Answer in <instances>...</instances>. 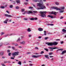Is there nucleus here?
<instances>
[{
	"instance_id": "1",
	"label": "nucleus",
	"mask_w": 66,
	"mask_h": 66,
	"mask_svg": "<svg viewBox=\"0 0 66 66\" xmlns=\"http://www.w3.org/2000/svg\"><path fill=\"white\" fill-rule=\"evenodd\" d=\"M37 6H39L40 7L37 8V10H44V9H46V7L44 5L42 1L40 3H37Z\"/></svg>"
},
{
	"instance_id": "2",
	"label": "nucleus",
	"mask_w": 66,
	"mask_h": 66,
	"mask_svg": "<svg viewBox=\"0 0 66 66\" xmlns=\"http://www.w3.org/2000/svg\"><path fill=\"white\" fill-rule=\"evenodd\" d=\"M53 9H55L57 11L59 10L60 11H59V13H63L64 12V10H64V9H65V7H60V9H59L57 7H53Z\"/></svg>"
},
{
	"instance_id": "3",
	"label": "nucleus",
	"mask_w": 66,
	"mask_h": 66,
	"mask_svg": "<svg viewBox=\"0 0 66 66\" xmlns=\"http://www.w3.org/2000/svg\"><path fill=\"white\" fill-rule=\"evenodd\" d=\"M58 44V43L54 42H47L46 43V44H47L48 46H55L57 45Z\"/></svg>"
},
{
	"instance_id": "4",
	"label": "nucleus",
	"mask_w": 66,
	"mask_h": 66,
	"mask_svg": "<svg viewBox=\"0 0 66 66\" xmlns=\"http://www.w3.org/2000/svg\"><path fill=\"white\" fill-rule=\"evenodd\" d=\"M47 13V12L46 11H40V14L41 15V16L42 17L44 18L46 17V14H46V13Z\"/></svg>"
},
{
	"instance_id": "5",
	"label": "nucleus",
	"mask_w": 66,
	"mask_h": 66,
	"mask_svg": "<svg viewBox=\"0 0 66 66\" xmlns=\"http://www.w3.org/2000/svg\"><path fill=\"white\" fill-rule=\"evenodd\" d=\"M19 52H14L12 54V55L14 57H15V56L19 55Z\"/></svg>"
},
{
	"instance_id": "6",
	"label": "nucleus",
	"mask_w": 66,
	"mask_h": 66,
	"mask_svg": "<svg viewBox=\"0 0 66 66\" xmlns=\"http://www.w3.org/2000/svg\"><path fill=\"white\" fill-rule=\"evenodd\" d=\"M42 55H38L37 56H35V55H33L32 57H34L35 58H37V57H40V56H41Z\"/></svg>"
},
{
	"instance_id": "7",
	"label": "nucleus",
	"mask_w": 66,
	"mask_h": 66,
	"mask_svg": "<svg viewBox=\"0 0 66 66\" xmlns=\"http://www.w3.org/2000/svg\"><path fill=\"white\" fill-rule=\"evenodd\" d=\"M4 16L6 17H12V16L11 15H9L6 14H5L4 15Z\"/></svg>"
},
{
	"instance_id": "8",
	"label": "nucleus",
	"mask_w": 66,
	"mask_h": 66,
	"mask_svg": "<svg viewBox=\"0 0 66 66\" xmlns=\"http://www.w3.org/2000/svg\"><path fill=\"white\" fill-rule=\"evenodd\" d=\"M8 21L9 19H7L5 20V21H4V23H7V21Z\"/></svg>"
},
{
	"instance_id": "9",
	"label": "nucleus",
	"mask_w": 66,
	"mask_h": 66,
	"mask_svg": "<svg viewBox=\"0 0 66 66\" xmlns=\"http://www.w3.org/2000/svg\"><path fill=\"white\" fill-rule=\"evenodd\" d=\"M4 51H2L0 52V54L1 55H3V54H4Z\"/></svg>"
},
{
	"instance_id": "10",
	"label": "nucleus",
	"mask_w": 66,
	"mask_h": 66,
	"mask_svg": "<svg viewBox=\"0 0 66 66\" xmlns=\"http://www.w3.org/2000/svg\"><path fill=\"white\" fill-rule=\"evenodd\" d=\"M51 14H54L55 15H56V12H55L52 11L51 13Z\"/></svg>"
},
{
	"instance_id": "11",
	"label": "nucleus",
	"mask_w": 66,
	"mask_h": 66,
	"mask_svg": "<svg viewBox=\"0 0 66 66\" xmlns=\"http://www.w3.org/2000/svg\"><path fill=\"white\" fill-rule=\"evenodd\" d=\"M20 43L21 44H23V45H24L26 43V42L24 41H23L22 42H20Z\"/></svg>"
},
{
	"instance_id": "12",
	"label": "nucleus",
	"mask_w": 66,
	"mask_h": 66,
	"mask_svg": "<svg viewBox=\"0 0 66 66\" xmlns=\"http://www.w3.org/2000/svg\"><path fill=\"white\" fill-rule=\"evenodd\" d=\"M42 0H35L34 1L35 2H42Z\"/></svg>"
},
{
	"instance_id": "13",
	"label": "nucleus",
	"mask_w": 66,
	"mask_h": 66,
	"mask_svg": "<svg viewBox=\"0 0 66 66\" xmlns=\"http://www.w3.org/2000/svg\"><path fill=\"white\" fill-rule=\"evenodd\" d=\"M38 30L39 31H43V29L41 28H38Z\"/></svg>"
},
{
	"instance_id": "14",
	"label": "nucleus",
	"mask_w": 66,
	"mask_h": 66,
	"mask_svg": "<svg viewBox=\"0 0 66 66\" xmlns=\"http://www.w3.org/2000/svg\"><path fill=\"white\" fill-rule=\"evenodd\" d=\"M48 48L49 49H58L59 48L57 47H49Z\"/></svg>"
},
{
	"instance_id": "15",
	"label": "nucleus",
	"mask_w": 66,
	"mask_h": 66,
	"mask_svg": "<svg viewBox=\"0 0 66 66\" xmlns=\"http://www.w3.org/2000/svg\"><path fill=\"white\" fill-rule=\"evenodd\" d=\"M66 53V50L62 52L61 54L63 55L64 54V53Z\"/></svg>"
},
{
	"instance_id": "16",
	"label": "nucleus",
	"mask_w": 66,
	"mask_h": 66,
	"mask_svg": "<svg viewBox=\"0 0 66 66\" xmlns=\"http://www.w3.org/2000/svg\"><path fill=\"white\" fill-rule=\"evenodd\" d=\"M16 2L17 4H18V3H19L20 2V0H16Z\"/></svg>"
},
{
	"instance_id": "17",
	"label": "nucleus",
	"mask_w": 66,
	"mask_h": 66,
	"mask_svg": "<svg viewBox=\"0 0 66 66\" xmlns=\"http://www.w3.org/2000/svg\"><path fill=\"white\" fill-rule=\"evenodd\" d=\"M27 31L28 32H30L31 31V30L30 28H29L27 29Z\"/></svg>"
},
{
	"instance_id": "18",
	"label": "nucleus",
	"mask_w": 66,
	"mask_h": 66,
	"mask_svg": "<svg viewBox=\"0 0 66 66\" xmlns=\"http://www.w3.org/2000/svg\"><path fill=\"white\" fill-rule=\"evenodd\" d=\"M45 57H46V58L47 59H50V58H49V57H48V55H45Z\"/></svg>"
},
{
	"instance_id": "19",
	"label": "nucleus",
	"mask_w": 66,
	"mask_h": 66,
	"mask_svg": "<svg viewBox=\"0 0 66 66\" xmlns=\"http://www.w3.org/2000/svg\"><path fill=\"white\" fill-rule=\"evenodd\" d=\"M63 49H59L58 50H57L56 51V52L57 53H58V51H60V50H61V51H62Z\"/></svg>"
},
{
	"instance_id": "20",
	"label": "nucleus",
	"mask_w": 66,
	"mask_h": 66,
	"mask_svg": "<svg viewBox=\"0 0 66 66\" xmlns=\"http://www.w3.org/2000/svg\"><path fill=\"white\" fill-rule=\"evenodd\" d=\"M48 17H50L51 18H53V16L51 15H48Z\"/></svg>"
},
{
	"instance_id": "21",
	"label": "nucleus",
	"mask_w": 66,
	"mask_h": 66,
	"mask_svg": "<svg viewBox=\"0 0 66 66\" xmlns=\"http://www.w3.org/2000/svg\"><path fill=\"white\" fill-rule=\"evenodd\" d=\"M16 35V34L15 33L11 34H10L9 36H12V35Z\"/></svg>"
},
{
	"instance_id": "22",
	"label": "nucleus",
	"mask_w": 66,
	"mask_h": 66,
	"mask_svg": "<svg viewBox=\"0 0 66 66\" xmlns=\"http://www.w3.org/2000/svg\"><path fill=\"white\" fill-rule=\"evenodd\" d=\"M28 14H29L30 13H32V12L31 11H28Z\"/></svg>"
},
{
	"instance_id": "23",
	"label": "nucleus",
	"mask_w": 66,
	"mask_h": 66,
	"mask_svg": "<svg viewBox=\"0 0 66 66\" xmlns=\"http://www.w3.org/2000/svg\"><path fill=\"white\" fill-rule=\"evenodd\" d=\"M13 6L12 5H11L9 6L10 8H11V9L13 8Z\"/></svg>"
},
{
	"instance_id": "24",
	"label": "nucleus",
	"mask_w": 66,
	"mask_h": 66,
	"mask_svg": "<svg viewBox=\"0 0 66 66\" xmlns=\"http://www.w3.org/2000/svg\"><path fill=\"white\" fill-rule=\"evenodd\" d=\"M44 35H47V34H46V33H47V32L46 31H44Z\"/></svg>"
},
{
	"instance_id": "25",
	"label": "nucleus",
	"mask_w": 66,
	"mask_h": 66,
	"mask_svg": "<svg viewBox=\"0 0 66 66\" xmlns=\"http://www.w3.org/2000/svg\"><path fill=\"white\" fill-rule=\"evenodd\" d=\"M5 34V32H2L1 33V35H3V34Z\"/></svg>"
},
{
	"instance_id": "26",
	"label": "nucleus",
	"mask_w": 66,
	"mask_h": 66,
	"mask_svg": "<svg viewBox=\"0 0 66 66\" xmlns=\"http://www.w3.org/2000/svg\"><path fill=\"white\" fill-rule=\"evenodd\" d=\"M55 3L56 5H59V3L58 2H55Z\"/></svg>"
},
{
	"instance_id": "27",
	"label": "nucleus",
	"mask_w": 66,
	"mask_h": 66,
	"mask_svg": "<svg viewBox=\"0 0 66 66\" xmlns=\"http://www.w3.org/2000/svg\"><path fill=\"white\" fill-rule=\"evenodd\" d=\"M18 64H19L20 65L21 64V62L20 61H19V62L18 63Z\"/></svg>"
},
{
	"instance_id": "28",
	"label": "nucleus",
	"mask_w": 66,
	"mask_h": 66,
	"mask_svg": "<svg viewBox=\"0 0 66 66\" xmlns=\"http://www.w3.org/2000/svg\"><path fill=\"white\" fill-rule=\"evenodd\" d=\"M30 20H34V18H31L30 19Z\"/></svg>"
},
{
	"instance_id": "29",
	"label": "nucleus",
	"mask_w": 66,
	"mask_h": 66,
	"mask_svg": "<svg viewBox=\"0 0 66 66\" xmlns=\"http://www.w3.org/2000/svg\"><path fill=\"white\" fill-rule=\"evenodd\" d=\"M0 8H1V9H4V8H5V7L2 6L0 7Z\"/></svg>"
},
{
	"instance_id": "30",
	"label": "nucleus",
	"mask_w": 66,
	"mask_h": 66,
	"mask_svg": "<svg viewBox=\"0 0 66 66\" xmlns=\"http://www.w3.org/2000/svg\"><path fill=\"white\" fill-rule=\"evenodd\" d=\"M5 44L6 45H9V43L8 42H6L5 43Z\"/></svg>"
},
{
	"instance_id": "31",
	"label": "nucleus",
	"mask_w": 66,
	"mask_h": 66,
	"mask_svg": "<svg viewBox=\"0 0 66 66\" xmlns=\"http://www.w3.org/2000/svg\"><path fill=\"white\" fill-rule=\"evenodd\" d=\"M16 9H19V7L18 6H17L15 7Z\"/></svg>"
},
{
	"instance_id": "32",
	"label": "nucleus",
	"mask_w": 66,
	"mask_h": 66,
	"mask_svg": "<svg viewBox=\"0 0 66 66\" xmlns=\"http://www.w3.org/2000/svg\"><path fill=\"white\" fill-rule=\"evenodd\" d=\"M12 48L13 50H15V47H12Z\"/></svg>"
},
{
	"instance_id": "33",
	"label": "nucleus",
	"mask_w": 66,
	"mask_h": 66,
	"mask_svg": "<svg viewBox=\"0 0 66 66\" xmlns=\"http://www.w3.org/2000/svg\"><path fill=\"white\" fill-rule=\"evenodd\" d=\"M24 9H21L22 12H24Z\"/></svg>"
},
{
	"instance_id": "34",
	"label": "nucleus",
	"mask_w": 66,
	"mask_h": 66,
	"mask_svg": "<svg viewBox=\"0 0 66 66\" xmlns=\"http://www.w3.org/2000/svg\"><path fill=\"white\" fill-rule=\"evenodd\" d=\"M48 38H49V37H46L44 39H45V40H47V39Z\"/></svg>"
},
{
	"instance_id": "35",
	"label": "nucleus",
	"mask_w": 66,
	"mask_h": 66,
	"mask_svg": "<svg viewBox=\"0 0 66 66\" xmlns=\"http://www.w3.org/2000/svg\"><path fill=\"white\" fill-rule=\"evenodd\" d=\"M44 50H45L46 51L48 52V51H49V50H48L47 48H45Z\"/></svg>"
},
{
	"instance_id": "36",
	"label": "nucleus",
	"mask_w": 66,
	"mask_h": 66,
	"mask_svg": "<svg viewBox=\"0 0 66 66\" xmlns=\"http://www.w3.org/2000/svg\"><path fill=\"white\" fill-rule=\"evenodd\" d=\"M44 53V52L43 51H42L41 52V53H40V54H43V53Z\"/></svg>"
},
{
	"instance_id": "37",
	"label": "nucleus",
	"mask_w": 66,
	"mask_h": 66,
	"mask_svg": "<svg viewBox=\"0 0 66 66\" xmlns=\"http://www.w3.org/2000/svg\"><path fill=\"white\" fill-rule=\"evenodd\" d=\"M26 13H27V11H25L24 12H23L22 13V14H26Z\"/></svg>"
},
{
	"instance_id": "38",
	"label": "nucleus",
	"mask_w": 66,
	"mask_h": 66,
	"mask_svg": "<svg viewBox=\"0 0 66 66\" xmlns=\"http://www.w3.org/2000/svg\"><path fill=\"white\" fill-rule=\"evenodd\" d=\"M20 38H19L18 39V40L16 41V42H19L20 41Z\"/></svg>"
},
{
	"instance_id": "39",
	"label": "nucleus",
	"mask_w": 66,
	"mask_h": 66,
	"mask_svg": "<svg viewBox=\"0 0 66 66\" xmlns=\"http://www.w3.org/2000/svg\"><path fill=\"white\" fill-rule=\"evenodd\" d=\"M53 54V53H50L49 54V55H52Z\"/></svg>"
},
{
	"instance_id": "40",
	"label": "nucleus",
	"mask_w": 66,
	"mask_h": 66,
	"mask_svg": "<svg viewBox=\"0 0 66 66\" xmlns=\"http://www.w3.org/2000/svg\"><path fill=\"white\" fill-rule=\"evenodd\" d=\"M33 7H29V9H33Z\"/></svg>"
},
{
	"instance_id": "41",
	"label": "nucleus",
	"mask_w": 66,
	"mask_h": 66,
	"mask_svg": "<svg viewBox=\"0 0 66 66\" xmlns=\"http://www.w3.org/2000/svg\"><path fill=\"white\" fill-rule=\"evenodd\" d=\"M28 36L29 37H31L32 36V35H29Z\"/></svg>"
},
{
	"instance_id": "42",
	"label": "nucleus",
	"mask_w": 66,
	"mask_h": 66,
	"mask_svg": "<svg viewBox=\"0 0 66 66\" xmlns=\"http://www.w3.org/2000/svg\"><path fill=\"white\" fill-rule=\"evenodd\" d=\"M54 25L53 24H50V26H53Z\"/></svg>"
},
{
	"instance_id": "43",
	"label": "nucleus",
	"mask_w": 66,
	"mask_h": 66,
	"mask_svg": "<svg viewBox=\"0 0 66 66\" xmlns=\"http://www.w3.org/2000/svg\"><path fill=\"white\" fill-rule=\"evenodd\" d=\"M11 53H9L8 54V55L9 56H11Z\"/></svg>"
},
{
	"instance_id": "44",
	"label": "nucleus",
	"mask_w": 66,
	"mask_h": 66,
	"mask_svg": "<svg viewBox=\"0 0 66 66\" xmlns=\"http://www.w3.org/2000/svg\"><path fill=\"white\" fill-rule=\"evenodd\" d=\"M63 41H61L60 42V43L61 44H63Z\"/></svg>"
},
{
	"instance_id": "45",
	"label": "nucleus",
	"mask_w": 66,
	"mask_h": 66,
	"mask_svg": "<svg viewBox=\"0 0 66 66\" xmlns=\"http://www.w3.org/2000/svg\"><path fill=\"white\" fill-rule=\"evenodd\" d=\"M35 48V49H38V48L37 47H36Z\"/></svg>"
},
{
	"instance_id": "46",
	"label": "nucleus",
	"mask_w": 66,
	"mask_h": 66,
	"mask_svg": "<svg viewBox=\"0 0 66 66\" xmlns=\"http://www.w3.org/2000/svg\"><path fill=\"white\" fill-rule=\"evenodd\" d=\"M0 45H1V46H2V45H3V43H1L0 44Z\"/></svg>"
},
{
	"instance_id": "47",
	"label": "nucleus",
	"mask_w": 66,
	"mask_h": 66,
	"mask_svg": "<svg viewBox=\"0 0 66 66\" xmlns=\"http://www.w3.org/2000/svg\"><path fill=\"white\" fill-rule=\"evenodd\" d=\"M11 59H12V60H14V58L11 57Z\"/></svg>"
},
{
	"instance_id": "48",
	"label": "nucleus",
	"mask_w": 66,
	"mask_h": 66,
	"mask_svg": "<svg viewBox=\"0 0 66 66\" xmlns=\"http://www.w3.org/2000/svg\"><path fill=\"white\" fill-rule=\"evenodd\" d=\"M63 16H61L60 18V19H63Z\"/></svg>"
},
{
	"instance_id": "49",
	"label": "nucleus",
	"mask_w": 66,
	"mask_h": 66,
	"mask_svg": "<svg viewBox=\"0 0 66 66\" xmlns=\"http://www.w3.org/2000/svg\"><path fill=\"white\" fill-rule=\"evenodd\" d=\"M34 20H37V18H34Z\"/></svg>"
},
{
	"instance_id": "50",
	"label": "nucleus",
	"mask_w": 66,
	"mask_h": 66,
	"mask_svg": "<svg viewBox=\"0 0 66 66\" xmlns=\"http://www.w3.org/2000/svg\"><path fill=\"white\" fill-rule=\"evenodd\" d=\"M33 12L34 13H37V11H33Z\"/></svg>"
},
{
	"instance_id": "51",
	"label": "nucleus",
	"mask_w": 66,
	"mask_h": 66,
	"mask_svg": "<svg viewBox=\"0 0 66 66\" xmlns=\"http://www.w3.org/2000/svg\"><path fill=\"white\" fill-rule=\"evenodd\" d=\"M7 36H8V35H6L4 37H7Z\"/></svg>"
},
{
	"instance_id": "52",
	"label": "nucleus",
	"mask_w": 66,
	"mask_h": 66,
	"mask_svg": "<svg viewBox=\"0 0 66 66\" xmlns=\"http://www.w3.org/2000/svg\"><path fill=\"white\" fill-rule=\"evenodd\" d=\"M7 52H10V50H7Z\"/></svg>"
},
{
	"instance_id": "53",
	"label": "nucleus",
	"mask_w": 66,
	"mask_h": 66,
	"mask_svg": "<svg viewBox=\"0 0 66 66\" xmlns=\"http://www.w3.org/2000/svg\"><path fill=\"white\" fill-rule=\"evenodd\" d=\"M6 12L7 13H8V14H10V12H9L8 11H6Z\"/></svg>"
},
{
	"instance_id": "54",
	"label": "nucleus",
	"mask_w": 66,
	"mask_h": 66,
	"mask_svg": "<svg viewBox=\"0 0 66 66\" xmlns=\"http://www.w3.org/2000/svg\"><path fill=\"white\" fill-rule=\"evenodd\" d=\"M41 37H42L40 36L38 37V38H41Z\"/></svg>"
},
{
	"instance_id": "55",
	"label": "nucleus",
	"mask_w": 66,
	"mask_h": 66,
	"mask_svg": "<svg viewBox=\"0 0 66 66\" xmlns=\"http://www.w3.org/2000/svg\"><path fill=\"white\" fill-rule=\"evenodd\" d=\"M24 19V20H28V19L26 18Z\"/></svg>"
},
{
	"instance_id": "56",
	"label": "nucleus",
	"mask_w": 66,
	"mask_h": 66,
	"mask_svg": "<svg viewBox=\"0 0 66 66\" xmlns=\"http://www.w3.org/2000/svg\"><path fill=\"white\" fill-rule=\"evenodd\" d=\"M53 59H54L53 58H52L51 59V60H52V62H53Z\"/></svg>"
},
{
	"instance_id": "57",
	"label": "nucleus",
	"mask_w": 66,
	"mask_h": 66,
	"mask_svg": "<svg viewBox=\"0 0 66 66\" xmlns=\"http://www.w3.org/2000/svg\"><path fill=\"white\" fill-rule=\"evenodd\" d=\"M24 4H25L26 5H27V4H28V3H24Z\"/></svg>"
},
{
	"instance_id": "58",
	"label": "nucleus",
	"mask_w": 66,
	"mask_h": 66,
	"mask_svg": "<svg viewBox=\"0 0 66 66\" xmlns=\"http://www.w3.org/2000/svg\"><path fill=\"white\" fill-rule=\"evenodd\" d=\"M2 59H4L5 58V57L3 56L2 57Z\"/></svg>"
},
{
	"instance_id": "59",
	"label": "nucleus",
	"mask_w": 66,
	"mask_h": 66,
	"mask_svg": "<svg viewBox=\"0 0 66 66\" xmlns=\"http://www.w3.org/2000/svg\"><path fill=\"white\" fill-rule=\"evenodd\" d=\"M30 53H31L30 52H28L27 53V54H30Z\"/></svg>"
},
{
	"instance_id": "60",
	"label": "nucleus",
	"mask_w": 66,
	"mask_h": 66,
	"mask_svg": "<svg viewBox=\"0 0 66 66\" xmlns=\"http://www.w3.org/2000/svg\"><path fill=\"white\" fill-rule=\"evenodd\" d=\"M50 50V51H53V49H52V50Z\"/></svg>"
},
{
	"instance_id": "61",
	"label": "nucleus",
	"mask_w": 66,
	"mask_h": 66,
	"mask_svg": "<svg viewBox=\"0 0 66 66\" xmlns=\"http://www.w3.org/2000/svg\"><path fill=\"white\" fill-rule=\"evenodd\" d=\"M50 57H53V56H50Z\"/></svg>"
},
{
	"instance_id": "62",
	"label": "nucleus",
	"mask_w": 66,
	"mask_h": 66,
	"mask_svg": "<svg viewBox=\"0 0 66 66\" xmlns=\"http://www.w3.org/2000/svg\"><path fill=\"white\" fill-rule=\"evenodd\" d=\"M53 18H56V16H54V17H53Z\"/></svg>"
},
{
	"instance_id": "63",
	"label": "nucleus",
	"mask_w": 66,
	"mask_h": 66,
	"mask_svg": "<svg viewBox=\"0 0 66 66\" xmlns=\"http://www.w3.org/2000/svg\"><path fill=\"white\" fill-rule=\"evenodd\" d=\"M2 65L3 66H5V65L4 64H2Z\"/></svg>"
},
{
	"instance_id": "64",
	"label": "nucleus",
	"mask_w": 66,
	"mask_h": 66,
	"mask_svg": "<svg viewBox=\"0 0 66 66\" xmlns=\"http://www.w3.org/2000/svg\"><path fill=\"white\" fill-rule=\"evenodd\" d=\"M41 66H45V65L44 64H43L41 65Z\"/></svg>"
}]
</instances>
